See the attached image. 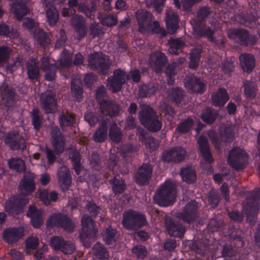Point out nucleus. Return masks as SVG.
Returning <instances> with one entry per match:
<instances>
[{
  "label": "nucleus",
  "mask_w": 260,
  "mask_h": 260,
  "mask_svg": "<svg viewBox=\"0 0 260 260\" xmlns=\"http://www.w3.org/2000/svg\"><path fill=\"white\" fill-rule=\"evenodd\" d=\"M176 193L175 183L167 180L156 189L153 197L154 201L160 207L171 206L176 200Z\"/></svg>",
  "instance_id": "1"
},
{
  "label": "nucleus",
  "mask_w": 260,
  "mask_h": 260,
  "mask_svg": "<svg viewBox=\"0 0 260 260\" xmlns=\"http://www.w3.org/2000/svg\"><path fill=\"white\" fill-rule=\"evenodd\" d=\"M123 226L128 230H137L147 224L145 215L138 211L129 209L123 215Z\"/></svg>",
  "instance_id": "2"
},
{
  "label": "nucleus",
  "mask_w": 260,
  "mask_h": 260,
  "mask_svg": "<svg viewBox=\"0 0 260 260\" xmlns=\"http://www.w3.org/2000/svg\"><path fill=\"white\" fill-rule=\"evenodd\" d=\"M88 66L102 75H107L111 65L109 58L101 52H95L89 55Z\"/></svg>",
  "instance_id": "3"
},
{
  "label": "nucleus",
  "mask_w": 260,
  "mask_h": 260,
  "mask_svg": "<svg viewBox=\"0 0 260 260\" xmlns=\"http://www.w3.org/2000/svg\"><path fill=\"white\" fill-rule=\"evenodd\" d=\"M248 161L247 153L242 149L235 147L229 152L228 162L229 165L237 171L245 169Z\"/></svg>",
  "instance_id": "4"
},
{
  "label": "nucleus",
  "mask_w": 260,
  "mask_h": 260,
  "mask_svg": "<svg viewBox=\"0 0 260 260\" xmlns=\"http://www.w3.org/2000/svg\"><path fill=\"white\" fill-rule=\"evenodd\" d=\"M46 224L50 228H61L69 233H72L75 229L72 219L67 215L61 213L52 214L47 219Z\"/></svg>",
  "instance_id": "5"
},
{
  "label": "nucleus",
  "mask_w": 260,
  "mask_h": 260,
  "mask_svg": "<svg viewBox=\"0 0 260 260\" xmlns=\"http://www.w3.org/2000/svg\"><path fill=\"white\" fill-rule=\"evenodd\" d=\"M27 202V200L24 197L14 195L6 201L4 208L9 215H17L22 212L23 207Z\"/></svg>",
  "instance_id": "6"
},
{
  "label": "nucleus",
  "mask_w": 260,
  "mask_h": 260,
  "mask_svg": "<svg viewBox=\"0 0 260 260\" xmlns=\"http://www.w3.org/2000/svg\"><path fill=\"white\" fill-rule=\"evenodd\" d=\"M229 37L235 39L241 45L248 46L254 45L257 42V37L254 35H249L248 31L243 28H234L229 31Z\"/></svg>",
  "instance_id": "7"
},
{
  "label": "nucleus",
  "mask_w": 260,
  "mask_h": 260,
  "mask_svg": "<svg viewBox=\"0 0 260 260\" xmlns=\"http://www.w3.org/2000/svg\"><path fill=\"white\" fill-rule=\"evenodd\" d=\"M193 25V35L198 39L207 38L209 41H213V36L216 29L214 27L207 25L205 22L194 20Z\"/></svg>",
  "instance_id": "8"
},
{
  "label": "nucleus",
  "mask_w": 260,
  "mask_h": 260,
  "mask_svg": "<svg viewBox=\"0 0 260 260\" xmlns=\"http://www.w3.org/2000/svg\"><path fill=\"white\" fill-rule=\"evenodd\" d=\"M198 209V202L191 200L185 206L183 211L178 213V217L185 223H192L199 217Z\"/></svg>",
  "instance_id": "9"
},
{
  "label": "nucleus",
  "mask_w": 260,
  "mask_h": 260,
  "mask_svg": "<svg viewBox=\"0 0 260 260\" xmlns=\"http://www.w3.org/2000/svg\"><path fill=\"white\" fill-rule=\"evenodd\" d=\"M153 168L149 163H144L138 167L134 176L135 182L140 186H145L149 184L152 177Z\"/></svg>",
  "instance_id": "10"
},
{
  "label": "nucleus",
  "mask_w": 260,
  "mask_h": 260,
  "mask_svg": "<svg viewBox=\"0 0 260 260\" xmlns=\"http://www.w3.org/2000/svg\"><path fill=\"white\" fill-rule=\"evenodd\" d=\"M186 150L182 147H174L165 151L161 157L164 162L179 163L185 157Z\"/></svg>",
  "instance_id": "11"
},
{
  "label": "nucleus",
  "mask_w": 260,
  "mask_h": 260,
  "mask_svg": "<svg viewBox=\"0 0 260 260\" xmlns=\"http://www.w3.org/2000/svg\"><path fill=\"white\" fill-rule=\"evenodd\" d=\"M35 175L31 172H28L24 173L23 178L18 186V189L22 195L28 196L35 190Z\"/></svg>",
  "instance_id": "12"
},
{
  "label": "nucleus",
  "mask_w": 260,
  "mask_h": 260,
  "mask_svg": "<svg viewBox=\"0 0 260 260\" xmlns=\"http://www.w3.org/2000/svg\"><path fill=\"white\" fill-rule=\"evenodd\" d=\"M260 189L256 188L253 190L247 198L246 215L247 216L255 217L257 215L259 210Z\"/></svg>",
  "instance_id": "13"
},
{
  "label": "nucleus",
  "mask_w": 260,
  "mask_h": 260,
  "mask_svg": "<svg viewBox=\"0 0 260 260\" xmlns=\"http://www.w3.org/2000/svg\"><path fill=\"white\" fill-rule=\"evenodd\" d=\"M50 246L57 251H60L65 254H71L75 249V246L73 243L65 241L59 236L53 237L50 239Z\"/></svg>",
  "instance_id": "14"
},
{
  "label": "nucleus",
  "mask_w": 260,
  "mask_h": 260,
  "mask_svg": "<svg viewBox=\"0 0 260 260\" xmlns=\"http://www.w3.org/2000/svg\"><path fill=\"white\" fill-rule=\"evenodd\" d=\"M198 149L203 160L206 164L211 165L214 161L210 147L208 138L204 135H201L197 141Z\"/></svg>",
  "instance_id": "15"
},
{
  "label": "nucleus",
  "mask_w": 260,
  "mask_h": 260,
  "mask_svg": "<svg viewBox=\"0 0 260 260\" xmlns=\"http://www.w3.org/2000/svg\"><path fill=\"white\" fill-rule=\"evenodd\" d=\"M56 93L52 90L42 93L41 102L46 113H54L57 107Z\"/></svg>",
  "instance_id": "16"
},
{
  "label": "nucleus",
  "mask_w": 260,
  "mask_h": 260,
  "mask_svg": "<svg viewBox=\"0 0 260 260\" xmlns=\"http://www.w3.org/2000/svg\"><path fill=\"white\" fill-rule=\"evenodd\" d=\"M83 234L87 239H93L96 237L98 229L96 224L91 216L88 215H84L81 220Z\"/></svg>",
  "instance_id": "17"
},
{
  "label": "nucleus",
  "mask_w": 260,
  "mask_h": 260,
  "mask_svg": "<svg viewBox=\"0 0 260 260\" xmlns=\"http://www.w3.org/2000/svg\"><path fill=\"white\" fill-rule=\"evenodd\" d=\"M125 72L121 69L115 70L113 75L108 78V83L113 93L121 90L122 85L125 83Z\"/></svg>",
  "instance_id": "18"
},
{
  "label": "nucleus",
  "mask_w": 260,
  "mask_h": 260,
  "mask_svg": "<svg viewBox=\"0 0 260 260\" xmlns=\"http://www.w3.org/2000/svg\"><path fill=\"white\" fill-rule=\"evenodd\" d=\"M51 142L57 154L62 153L65 148L66 140L62 133L58 127L51 128Z\"/></svg>",
  "instance_id": "19"
},
{
  "label": "nucleus",
  "mask_w": 260,
  "mask_h": 260,
  "mask_svg": "<svg viewBox=\"0 0 260 260\" xmlns=\"http://www.w3.org/2000/svg\"><path fill=\"white\" fill-rule=\"evenodd\" d=\"M185 86L190 92L202 94L206 89V85L204 81L196 76H188L185 79Z\"/></svg>",
  "instance_id": "20"
},
{
  "label": "nucleus",
  "mask_w": 260,
  "mask_h": 260,
  "mask_svg": "<svg viewBox=\"0 0 260 260\" xmlns=\"http://www.w3.org/2000/svg\"><path fill=\"white\" fill-rule=\"evenodd\" d=\"M136 16L139 25V29L141 32H145L150 28L153 15L150 12L140 9L137 11Z\"/></svg>",
  "instance_id": "21"
},
{
  "label": "nucleus",
  "mask_w": 260,
  "mask_h": 260,
  "mask_svg": "<svg viewBox=\"0 0 260 260\" xmlns=\"http://www.w3.org/2000/svg\"><path fill=\"white\" fill-rule=\"evenodd\" d=\"M26 215L30 219L31 224L34 228H40L43 224L44 218L42 209H38L34 205H29Z\"/></svg>",
  "instance_id": "22"
},
{
  "label": "nucleus",
  "mask_w": 260,
  "mask_h": 260,
  "mask_svg": "<svg viewBox=\"0 0 260 260\" xmlns=\"http://www.w3.org/2000/svg\"><path fill=\"white\" fill-rule=\"evenodd\" d=\"M100 109L102 113L110 117H114L118 115L119 106L113 101L103 99L100 103Z\"/></svg>",
  "instance_id": "23"
},
{
  "label": "nucleus",
  "mask_w": 260,
  "mask_h": 260,
  "mask_svg": "<svg viewBox=\"0 0 260 260\" xmlns=\"http://www.w3.org/2000/svg\"><path fill=\"white\" fill-rule=\"evenodd\" d=\"M166 229L171 236L180 238L183 237L186 231L182 223L172 219L167 221Z\"/></svg>",
  "instance_id": "24"
},
{
  "label": "nucleus",
  "mask_w": 260,
  "mask_h": 260,
  "mask_svg": "<svg viewBox=\"0 0 260 260\" xmlns=\"http://www.w3.org/2000/svg\"><path fill=\"white\" fill-rule=\"evenodd\" d=\"M68 3L69 7L70 8L74 9V8L78 7V11L84 14L87 17L91 19L94 18L93 13L95 12L96 9V6L94 2L92 3L91 8L84 3H80L79 4L78 0H69Z\"/></svg>",
  "instance_id": "25"
},
{
  "label": "nucleus",
  "mask_w": 260,
  "mask_h": 260,
  "mask_svg": "<svg viewBox=\"0 0 260 260\" xmlns=\"http://www.w3.org/2000/svg\"><path fill=\"white\" fill-rule=\"evenodd\" d=\"M230 99L227 90L219 87L217 91L211 95L212 105L216 107L222 108Z\"/></svg>",
  "instance_id": "26"
},
{
  "label": "nucleus",
  "mask_w": 260,
  "mask_h": 260,
  "mask_svg": "<svg viewBox=\"0 0 260 260\" xmlns=\"http://www.w3.org/2000/svg\"><path fill=\"white\" fill-rule=\"evenodd\" d=\"M23 235L21 229L18 228H9L5 229L3 233V239L9 244L16 243Z\"/></svg>",
  "instance_id": "27"
},
{
  "label": "nucleus",
  "mask_w": 260,
  "mask_h": 260,
  "mask_svg": "<svg viewBox=\"0 0 260 260\" xmlns=\"http://www.w3.org/2000/svg\"><path fill=\"white\" fill-rule=\"evenodd\" d=\"M108 136V121L102 120L92 136V140L95 143H101L105 142Z\"/></svg>",
  "instance_id": "28"
},
{
  "label": "nucleus",
  "mask_w": 260,
  "mask_h": 260,
  "mask_svg": "<svg viewBox=\"0 0 260 260\" xmlns=\"http://www.w3.org/2000/svg\"><path fill=\"white\" fill-rule=\"evenodd\" d=\"M71 23L78 35V39L81 40L84 38L86 35L84 18L81 16L76 15L72 17Z\"/></svg>",
  "instance_id": "29"
},
{
  "label": "nucleus",
  "mask_w": 260,
  "mask_h": 260,
  "mask_svg": "<svg viewBox=\"0 0 260 260\" xmlns=\"http://www.w3.org/2000/svg\"><path fill=\"white\" fill-rule=\"evenodd\" d=\"M102 237L106 244L113 247L118 239V232L112 226H109L104 231Z\"/></svg>",
  "instance_id": "30"
},
{
  "label": "nucleus",
  "mask_w": 260,
  "mask_h": 260,
  "mask_svg": "<svg viewBox=\"0 0 260 260\" xmlns=\"http://www.w3.org/2000/svg\"><path fill=\"white\" fill-rule=\"evenodd\" d=\"M58 181L60 186L68 189L71 184L72 177L69 169L66 167L59 168L57 171Z\"/></svg>",
  "instance_id": "31"
},
{
  "label": "nucleus",
  "mask_w": 260,
  "mask_h": 260,
  "mask_svg": "<svg viewBox=\"0 0 260 260\" xmlns=\"http://www.w3.org/2000/svg\"><path fill=\"white\" fill-rule=\"evenodd\" d=\"M166 26L170 33H174L179 27V16L172 11H168L166 14Z\"/></svg>",
  "instance_id": "32"
},
{
  "label": "nucleus",
  "mask_w": 260,
  "mask_h": 260,
  "mask_svg": "<svg viewBox=\"0 0 260 260\" xmlns=\"http://www.w3.org/2000/svg\"><path fill=\"white\" fill-rule=\"evenodd\" d=\"M167 62V59L165 54L156 52L150 56L151 65L157 71H160Z\"/></svg>",
  "instance_id": "33"
},
{
  "label": "nucleus",
  "mask_w": 260,
  "mask_h": 260,
  "mask_svg": "<svg viewBox=\"0 0 260 260\" xmlns=\"http://www.w3.org/2000/svg\"><path fill=\"white\" fill-rule=\"evenodd\" d=\"M242 69L247 73L251 72L255 67V59L253 55L250 53L242 54L239 57Z\"/></svg>",
  "instance_id": "34"
},
{
  "label": "nucleus",
  "mask_w": 260,
  "mask_h": 260,
  "mask_svg": "<svg viewBox=\"0 0 260 260\" xmlns=\"http://www.w3.org/2000/svg\"><path fill=\"white\" fill-rule=\"evenodd\" d=\"M218 115L217 110L212 107H207L202 110L200 117L203 122L210 125L215 121Z\"/></svg>",
  "instance_id": "35"
},
{
  "label": "nucleus",
  "mask_w": 260,
  "mask_h": 260,
  "mask_svg": "<svg viewBox=\"0 0 260 260\" xmlns=\"http://www.w3.org/2000/svg\"><path fill=\"white\" fill-rule=\"evenodd\" d=\"M156 116V113L153 108L147 106L139 112V118L142 125L145 127L148 122Z\"/></svg>",
  "instance_id": "36"
},
{
  "label": "nucleus",
  "mask_w": 260,
  "mask_h": 260,
  "mask_svg": "<svg viewBox=\"0 0 260 260\" xmlns=\"http://www.w3.org/2000/svg\"><path fill=\"white\" fill-rule=\"evenodd\" d=\"M109 182L115 195L122 194L126 189L125 180L122 178H117L116 176H114L109 180Z\"/></svg>",
  "instance_id": "37"
},
{
  "label": "nucleus",
  "mask_w": 260,
  "mask_h": 260,
  "mask_svg": "<svg viewBox=\"0 0 260 260\" xmlns=\"http://www.w3.org/2000/svg\"><path fill=\"white\" fill-rule=\"evenodd\" d=\"M26 68L28 78L32 82L38 81L40 77V71L35 60L27 61L26 63Z\"/></svg>",
  "instance_id": "38"
},
{
  "label": "nucleus",
  "mask_w": 260,
  "mask_h": 260,
  "mask_svg": "<svg viewBox=\"0 0 260 260\" xmlns=\"http://www.w3.org/2000/svg\"><path fill=\"white\" fill-rule=\"evenodd\" d=\"M179 174L182 180L188 184H192L197 181V176L196 171L191 167H182Z\"/></svg>",
  "instance_id": "39"
},
{
  "label": "nucleus",
  "mask_w": 260,
  "mask_h": 260,
  "mask_svg": "<svg viewBox=\"0 0 260 260\" xmlns=\"http://www.w3.org/2000/svg\"><path fill=\"white\" fill-rule=\"evenodd\" d=\"M202 53V48L201 47H195L192 49L189 53L190 61L188 63L189 69L196 70L199 66Z\"/></svg>",
  "instance_id": "40"
},
{
  "label": "nucleus",
  "mask_w": 260,
  "mask_h": 260,
  "mask_svg": "<svg viewBox=\"0 0 260 260\" xmlns=\"http://www.w3.org/2000/svg\"><path fill=\"white\" fill-rule=\"evenodd\" d=\"M244 94L247 99H254L256 96L257 86L256 83L249 80H246L243 83Z\"/></svg>",
  "instance_id": "41"
},
{
  "label": "nucleus",
  "mask_w": 260,
  "mask_h": 260,
  "mask_svg": "<svg viewBox=\"0 0 260 260\" xmlns=\"http://www.w3.org/2000/svg\"><path fill=\"white\" fill-rule=\"evenodd\" d=\"M2 92L4 93L3 99L6 106L11 107L15 103V92L12 87H10L8 84H5L2 87Z\"/></svg>",
  "instance_id": "42"
},
{
  "label": "nucleus",
  "mask_w": 260,
  "mask_h": 260,
  "mask_svg": "<svg viewBox=\"0 0 260 260\" xmlns=\"http://www.w3.org/2000/svg\"><path fill=\"white\" fill-rule=\"evenodd\" d=\"M34 38L37 43L44 49L48 47L50 39L48 34L43 29L36 30L34 34Z\"/></svg>",
  "instance_id": "43"
},
{
  "label": "nucleus",
  "mask_w": 260,
  "mask_h": 260,
  "mask_svg": "<svg viewBox=\"0 0 260 260\" xmlns=\"http://www.w3.org/2000/svg\"><path fill=\"white\" fill-rule=\"evenodd\" d=\"M58 120L60 126L62 129L67 127L72 126L75 122L74 115L68 112L62 113L59 115Z\"/></svg>",
  "instance_id": "44"
},
{
  "label": "nucleus",
  "mask_w": 260,
  "mask_h": 260,
  "mask_svg": "<svg viewBox=\"0 0 260 260\" xmlns=\"http://www.w3.org/2000/svg\"><path fill=\"white\" fill-rule=\"evenodd\" d=\"M185 96L184 90L178 87H173L169 92L170 99L176 104H180Z\"/></svg>",
  "instance_id": "45"
},
{
  "label": "nucleus",
  "mask_w": 260,
  "mask_h": 260,
  "mask_svg": "<svg viewBox=\"0 0 260 260\" xmlns=\"http://www.w3.org/2000/svg\"><path fill=\"white\" fill-rule=\"evenodd\" d=\"M193 124V119L190 117H188L177 124L176 127V131L181 134H186L191 131Z\"/></svg>",
  "instance_id": "46"
},
{
  "label": "nucleus",
  "mask_w": 260,
  "mask_h": 260,
  "mask_svg": "<svg viewBox=\"0 0 260 260\" xmlns=\"http://www.w3.org/2000/svg\"><path fill=\"white\" fill-rule=\"evenodd\" d=\"M69 158L71 160L75 172L77 175H79L81 170L80 152L76 150L71 151L69 152Z\"/></svg>",
  "instance_id": "47"
},
{
  "label": "nucleus",
  "mask_w": 260,
  "mask_h": 260,
  "mask_svg": "<svg viewBox=\"0 0 260 260\" xmlns=\"http://www.w3.org/2000/svg\"><path fill=\"white\" fill-rule=\"evenodd\" d=\"M30 118L31 119V125L36 131L40 129L43 122V117L40 114L39 110L37 108H34L30 112Z\"/></svg>",
  "instance_id": "48"
},
{
  "label": "nucleus",
  "mask_w": 260,
  "mask_h": 260,
  "mask_svg": "<svg viewBox=\"0 0 260 260\" xmlns=\"http://www.w3.org/2000/svg\"><path fill=\"white\" fill-rule=\"evenodd\" d=\"M109 137L112 141L116 143H119L122 139L121 131L115 122L112 123L110 125Z\"/></svg>",
  "instance_id": "49"
},
{
  "label": "nucleus",
  "mask_w": 260,
  "mask_h": 260,
  "mask_svg": "<svg viewBox=\"0 0 260 260\" xmlns=\"http://www.w3.org/2000/svg\"><path fill=\"white\" fill-rule=\"evenodd\" d=\"M170 45L168 51L170 53L178 55L184 47V43L180 39H170L168 41Z\"/></svg>",
  "instance_id": "50"
},
{
  "label": "nucleus",
  "mask_w": 260,
  "mask_h": 260,
  "mask_svg": "<svg viewBox=\"0 0 260 260\" xmlns=\"http://www.w3.org/2000/svg\"><path fill=\"white\" fill-rule=\"evenodd\" d=\"M71 88L73 96L76 101L81 102L83 99V88L82 84L80 82L76 83L72 82L71 84Z\"/></svg>",
  "instance_id": "51"
},
{
  "label": "nucleus",
  "mask_w": 260,
  "mask_h": 260,
  "mask_svg": "<svg viewBox=\"0 0 260 260\" xmlns=\"http://www.w3.org/2000/svg\"><path fill=\"white\" fill-rule=\"evenodd\" d=\"M47 20L50 26L56 25L59 19V14L56 8L51 6L46 11Z\"/></svg>",
  "instance_id": "52"
},
{
  "label": "nucleus",
  "mask_w": 260,
  "mask_h": 260,
  "mask_svg": "<svg viewBox=\"0 0 260 260\" xmlns=\"http://www.w3.org/2000/svg\"><path fill=\"white\" fill-rule=\"evenodd\" d=\"M95 256L98 259H105L108 257V253L105 247L100 242H96L93 247Z\"/></svg>",
  "instance_id": "53"
},
{
  "label": "nucleus",
  "mask_w": 260,
  "mask_h": 260,
  "mask_svg": "<svg viewBox=\"0 0 260 260\" xmlns=\"http://www.w3.org/2000/svg\"><path fill=\"white\" fill-rule=\"evenodd\" d=\"M59 61L62 68L70 67L72 65V56L68 50L64 49L61 53Z\"/></svg>",
  "instance_id": "54"
},
{
  "label": "nucleus",
  "mask_w": 260,
  "mask_h": 260,
  "mask_svg": "<svg viewBox=\"0 0 260 260\" xmlns=\"http://www.w3.org/2000/svg\"><path fill=\"white\" fill-rule=\"evenodd\" d=\"M10 169L18 172H21L25 169L24 161L20 158H12L8 162Z\"/></svg>",
  "instance_id": "55"
},
{
  "label": "nucleus",
  "mask_w": 260,
  "mask_h": 260,
  "mask_svg": "<svg viewBox=\"0 0 260 260\" xmlns=\"http://www.w3.org/2000/svg\"><path fill=\"white\" fill-rule=\"evenodd\" d=\"M28 9L24 4H17L13 7V14L16 19L18 20H20L25 15H26Z\"/></svg>",
  "instance_id": "56"
},
{
  "label": "nucleus",
  "mask_w": 260,
  "mask_h": 260,
  "mask_svg": "<svg viewBox=\"0 0 260 260\" xmlns=\"http://www.w3.org/2000/svg\"><path fill=\"white\" fill-rule=\"evenodd\" d=\"M221 138L225 143H231L234 138L235 132L231 127H225L220 133Z\"/></svg>",
  "instance_id": "57"
},
{
  "label": "nucleus",
  "mask_w": 260,
  "mask_h": 260,
  "mask_svg": "<svg viewBox=\"0 0 260 260\" xmlns=\"http://www.w3.org/2000/svg\"><path fill=\"white\" fill-rule=\"evenodd\" d=\"M162 126V123L159 120L157 116L153 118L152 120L148 122V125L145 127L149 132L155 133L159 131Z\"/></svg>",
  "instance_id": "58"
},
{
  "label": "nucleus",
  "mask_w": 260,
  "mask_h": 260,
  "mask_svg": "<svg viewBox=\"0 0 260 260\" xmlns=\"http://www.w3.org/2000/svg\"><path fill=\"white\" fill-rule=\"evenodd\" d=\"M165 73L168 78V84H173L175 82V76L176 74L175 66L173 64L168 66L165 69Z\"/></svg>",
  "instance_id": "59"
},
{
  "label": "nucleus",
  "mask_w": 260,
  "mask_h": 260,
  "mask_svg": "<svg viewBox=\"0 0 260 260\" xmlns=\"http://www.w3.org/2000/svg\"><path fill=\"white\" fill-rule=\"evenodd\" d=\"M86 208L91 216L93 217L97 216L101 211V207L95 204L92 201L87 202L86 205Z\"/></svg>",
  "instance_id": "60"
},
{
  "label": "nucleus",
  "mask_w": 260,
  "mask_h": 260,
  "mask_svg": "<svg viewBox=\"0 0 260 260\" xmlns=\"http://www.w3.org/2000/svg\"><path fill=\"white\" fill-rule=\"evenodd\" d=\"M192 249L197 253L203 256L208 251V246L207 243L197 242L193 244Z\"/></svg>",
  "instance_id": "61"
},
{
  "label": "nucleus",
  "mask_w": 260,
  "mask_h": 260,
  "mask_svg": "<svg viewBox=\"0 0 260 260\" xmlns=\"http://www.w3.org/2000/svg\"><path fill=\"white\" fill-rule=\"evenodd\" d=\"M132 252L138 258L144 259L147 255V250L145 246L137 245L132 248Z\"/></svg>",
  "instance_id": "62"
},
{
  "label": "nucleus",
  "mask_w": 260,
  "mask_h": 260,
  "mask_svg": "<svg viewBox=\"0 0 260 260\" xmlns=\"http://www.w3.org/2000/svg\"><path fill=\"white\" fill-rule=\"evenodd\" d=\"M212 13V9L204 6L201 8L197 12V18L196 20H199L204 22L205 20Z\"/></svg>",
  "instance_id": "63"
},
{
  "label": "nucleus",
  "mask_w": 260,
  "mask_h": 260,
  "mask_svg": "<svg viewBox=\"0 0 260 260\" xmlns=\"http://www.w3.org/2000/svg\"><path fill=\"white\" fill-rule=\"evenodd\" d=\"M148 30H151L153 34H160L162 37L167 35V31L164 27H161L158 21H154L151 23V27Z\"/></svg>",
  "instance_id": "64"
}]
</instances>
